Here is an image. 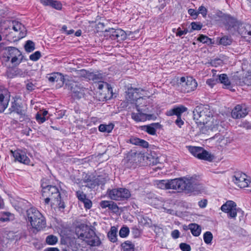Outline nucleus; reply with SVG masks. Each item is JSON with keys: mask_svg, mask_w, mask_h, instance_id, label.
Instances as JSON below:
<instances>
[{"mask_svg": "<svg viewBox=\"0 0 251 251\" xmlns=\"http://www.w3.org/2000/svg\"><path fill=\"white\" fill-rule=\"evenodd\" d=\"M80 201L84 204V207L86 210L90 209L92 206V201L87 198L84 199V200H81Z\"/></svg>", "mask_w": 251, "mask_h": 251, "instance_id": "obj_56", "label": "nucleus"}, {"mask_svg": "<svg viewBox=\"0 0 251 251\" xmlns=\"http://www.w3.org/2000/svg\"><path fill=\"white\" fill-rule=\"evenodd\" d=\"M107 194L111 199L115 201L127 200L131 196L128 189L123 188L108 190Z\"/></svg>", "mask_w": 251, "mask_h": 251, "instance_id": "obj_9", "label": "nucleus"}, {"mask_svg": "<svg viewBox=\"0 0 251 251\" xmlns=\"http://www.w3.org/2000/svg\"><path fill=\"white\" fill-rule=\"evenodd\" d=\"M14 218V215L9 212H1L0 217V221L2 222H8Z\"/></svg>", "mask_w": 251, "mask_h": 251, "instance_id": "obj_36", "label": "nucleus"}, {"mask_svg": "<svg viewBox=\"0 0 251 251\" xmlns=\"http://www.w3.org/2000/svg\"><path fill=\"white\" fill-rule=\"evenodd\" d=\"M179 247L180 249L183 251H190L191 247L190 246L185 243H181L179 245Z\"/></svg>", "mask_w": 251, "mask_h": 251, "instance_id": "obj_64", "label": "nucleus"}, {"mask_svg": "<svg viewBox=\"0 0 251 251\" xmlns=\"http://www.w3.org/2000/svg\"><path fill=\"white\" fill-rule=\"evenodd\" d=\"M233 181L242 188L248 187L249 181L247 179L245 174L236 172L233 176Z\"/></svg>", "mask_w": 251, "mask_h": 251, "instance_id": "obj_16", "label": "nucleus"}, {"mask_svg": "<svg viewBox=\"0 0 251 251\" xmlns=\"http://www.w3.org/2000/svg\"><path fill=\"white\" fill-rule=\"evenodd\" d=\"M41 57L40 51H36L34 53L31 54L29 56L30 60L33 61H36Z\"/></svg>", "mask_w": 251, "mask_h": 251, "instance_id": "obj_53", "label": "nucleus"}, {"mask_svg": "<svg viewBox=\"0 0 251 251\" xmlns=\"http://www.w3.org/2000/svg\"><path fill=\"white\" fill-rule=\"evenodd\" d=\"M26 212L27 220L30 224L39 217L42 218V214L35 208L31 207L26 210Z\"/></svg>", "mask_w": 251, "mask_h": 251, "instance_id": "obj_25", "label": "nucleus"}, {"mask_svg": "<svg viewBox=\"0 0 251 251\" xmlns=\"http://www.w3.org/2000/svg\"><path fill=\"white\" fill-rule=\"evenodd\" d=\"M221 210L227 213L228 217L229 218H235L237 213H241L242 215L244 212L239 208H236V204L232 201H227L221 207Z\"/></svg>", "mask_w": 251, "mask_h": 251, "instance_id": "obj_11", "label": "nucleus"}, {"mask_svg": "<svg viewBox=\"0 0 251 251\" xmlns=\"http://www.w3.org/2000/svg\"><path fill=\"white\" fill-rule=\"evenodd\" d=\"M49 76H47L49 82L51 83L61 82V85H63L65 82V79L64 75L59 72L52 73L48 75Z\"/></svg>", "mask_w": 251, "mask_h": 251, "instance_id": "obj_27", "label": "nucleus"}, {"mask_svg": "<svg viewBox=\"0 0 251 251\" xmlns=\"http://www.w3.org/2000/svg\"><path fill=\"white\" fill-rule=\"evenodd\" d=\"M103 78V75L102 73L100 72H91L89 80L93 81H100L102 80Z\"/></svg>", "mask_w": 251, "mask_h": 251, "instance_id": "obj_40", "label": "nucleus"}, {"mask_svg": "<svg viewBox=\"0 0 251 251\" xmlns=\"http://www.w3.org/2000/svg\"><path fill=\"white\" fill-rule=\"evenodd\" d=\"M90 73L91 72L90 71H87L84 69L75 71V74L78 76L80 77H84L89 80L90 78Z\"/></svg>", "mask_w": 251, "mask_h": 251, "instance_id": "obj_39", "label": "nucleus"}, {"mask_svg": "<svg viewBox=\"0 0 251 251\" xmlns=\"http://www.w3.org/2000/svg\"><path fill=\"white\" fill-rule=\"evenodd\" d=\"M4 50L6 51L2 56V63L8 68L6 72L7 76L12 77L14 75L10 73L9 69L18 66L22 62L24 56L22 52L15 47H6Z\"/></svg>", "mask_w": 251, "mask_h": 251, "instance_id": "obj_1", "label": "nucleus"}, {"mask_svg": "<svg viewBox=\"0 0 251 251\" xmlns=\"http://www.w3.org/2000/svg\"><path fill=\"white\" fill-rule=\"evenodd\" d=\"M206 84L212 88L215 85L218 83L217 77L208 79L206 81Z\"/></svg>", "mask_w": 251, "mask_h": 251, "instance_id": "obj_59", "label": "nucleus"}, {"mask_svg": "<svg viewBox=\"0 0 251 251\" xmlns=\"http://www.w3.org/2000/svg\"><path fill=\"white\" fill-rule=\"evenodd\" d=\"M243 81L246 85L248 86L251 85V72L249 73L248 74L243 78Z\"/></svg>", "mask_w": 251, "mask_h": 251, "instance_id": "obj_62", "label": "nucleus"}, {"mask_svg": "<svg viewBox=\"0 0 251 251\" xmlns=\"http://www.w3.org/2000/svg\"><path fill=\"white\" fill-rule=\"evenodd\" d=\"M8 110L9 113H15L19 115L20 122L26 123L30 122V117L27 114L26 108L25 107L22 103L17 102V100H14L11 102V106Z\"/></svg>", "mask_w": 251, "mask_h": 251, "instance_id": "obj_7", "label": "nucleus"}, {"mask_svg": "<svg viewBox=\"0 0 251 251\" xmlns=\"http://www.w3.org/2000/svg\"><path fill=\"white\" fill-rule=\"evenodd\" d=\"M30 225L32 226L30 229V231L36 234L39 231L43 230V229L45 228L46 226V221L45 217L42 215V218L39 217L38 220H36Z\"/></svg>", "mask_w": 251, "mask_h": 251, "instance_id": "obj_17", "label": "nucleus"}, {"mask_svg": "<svg viewBox=\"0 0 251 251\" xmlns=\"http://www.w3.org/2000/svg\"><path fill=\"white\" fill-rule=\"evenodd\" d=\"M147 100L145 99L139 97V99L137 100V102L135 103L137 110L138 112L145 113L147 115H153L150 113L152 112V108L150 105H147Z\"/></svg>", "mask_w": 251, "mask_h": 251, "instance_id": "obj_15", "label": "nucleus"}, {"mask_svg": "<svg viewBox=\"0 0 251 251\" xmlns=\"http://www.w3.org/2000/svg\"><path fill=\"white\" fill-rule=\"evenodd\" d=\"M82 179V183H87L85 186L88 188V186L89 184L92 183L94 182V179L92 178L91 175L83 173V178Z\"/></svg>", "mask_w": 251, "mask_h": 251, "instance_id": "obj_42", "label": "nucleus"}, {"mask_svg": "<svg viewBox=\"0 0 251 251\" xmlns=\"http://www.w3.org/2000/svg\"><path fill=\"white\" fill-rule=\"evenodd\" d=\"M117 40H124L126 38V33L125 31L121 29H117Z\"/></svg>", "mask_w": 251, "mask_h": 251, "instance_id": "obj_47", "label": "nucleus"}, {"mask_svg": "<svg viewBox=\"0 0 251 251\" xmlns=\"http://www.w3.org/2000/svg\"><path fill=\"white\" fill-rule=\"evenodd\" d=\"M61 242L63 244L67 245L68 246L73 247L75 245V243L73 240H71L70 236H62Z\"/></svg>", "mask_w": 251, "mask_h": 251, "instance_id": "obj_44", "label": "nucleus"}, {"mask_svg": "<svg viewBox=\"0 0 251 251\" xmlns=\"http://www.w3.org/2000/svg\"><path fill=\"white\" fill-rule=\"evenodd\" d=\"M46 242L49 245H54L58 242V238L56 236H47Z\"/></svg>", "mask_w": 251, "mask_h": 251, "instance_id": "obj_49", "label": "nucleus"}, {"mask_svg": "<svg viewBox=\"0 0 251 251\" xmlns=\"http://www.w3.org/2000/svg\"><path fill=\"white\" fill-rule=\"evenodd\" d=\"M25 50L31 52L35 50V43L31 40H27L24 46Z\"/></svg>", "mask_w": 251, "mask_h": 251, "instance_id": "obj_41", "label": "nucleus"}, {"mask_svg": "<svg viewBox=\"0 0 251 251\" xmlns=\"http://www.w3.org/2000/svg\"><path fill=\"white\" fill-rule=\"evenodd\" d=\"M162 126L159 123H153L140 126V129L151 135H156V129H161Z\"/></svg>", "mask_w": 251, "mask_h": 251, "instance_id": "obj_22", "label": "nucleus"}, {"mask_svg": "<svg viewBox=\"0 0 251 251\" xmlns=\"http://www.w3.org/2000/svg\"><path fill=\"white\" fill-rule=\"evenodd\" d=\"M232 43V39L228 36H224L220 38L219 40V44L223 46L229 45Z\"/></svg>", "mask_w": 251, "mask_h": 251, "instance_id": "obj_43", "label": "nucleus"}, {"mask_svg": "<svg viewBox=\"0 0 251 251\" xmlns=\"http://www.w3.org/2000/svg\"><path fill=\"white\" fill-rule=\"evenodd\" d=\"M198 41L204 44H207L208 45L213 44L214 43V41H213L212 39L203 34H200L199 35L198 38Z\"/></svg>", "mask_w": 251, "mask_h": 251, "instance_id": "obj_38", "label": "nucleus"}, {"mask_svg": "<svg viewBox=\"0 0 251 251\" xmlns=\"http://www.w3.org/2000/svg\"><path fill=\"white\" fill-rule=\"evenodd\" d=\"M238 33L247 41L251 42V25L240 23L237 31Z\"/></svg>", "mask_w": 251, "mask_h": 251, "instance_id": "obj_14", "label": "nucleus"}, {"mask_svg": "<svg viewBox=\"0 0 251 251\" xmlns=\"http://www.w3.org/2000/svg\"><path fill=\"white\" fill-rule=\"evenodd\" d=\"M40 3L45 6H50L57 10H61L62 4L60 1L56 0H40Z\"/></svg>", "mask_w": 251, "mask_h": 251, "instance_id": "obj_28", "label": "nucleus"}, {"mask_svg": "<svg viewBox=\"0 0 251 251\" xmlns=\"http://www.w3.org/2000/svg\"><path fill=\"white\" fill-rule=\"evenodd\" d=\"M42 196L45 198V204H49L50 201H52L53 204L56 203L60 210L65 208V203L62 201L60 193L56 186H51L42 190Z\"/></svg>", "mask_w": 251, "mask_h": 251, "instance_id": "obj_2", "label": "nucleus"}, {"mask_svg": "<svg viewBox=\"0 0 251 251\" xmlns=\"http://www.w3.org/2000/svg\"><path fill=\"white\" fill-rule=\"evenodd\" d=\"M217 16L219 18L218 21L223 24L229 32L234 33L237 31L240 23L235 18L222 12H218Z\"/></svg>", "mask_w": 251, "mask_h": 251, "instance_id": "obj_4", "label": "nucleus"}, {"mask_svg": "<svg viewBox=\"0 0 251 251\" xmlns=\"http://www.w3.org/2000/svg\"><path fill=\"white\" fill-rule=\"evenodd\" d=\"M107 181L106 178L103 176H98L97 177L94 179V182L92 183L89 184L88 186L89 188L94 189L96 186L99 185H104Z\"/></svg>", "mask_w": 251, "mask_h": 251, "instance_id": "obj_31", "label": "nucleus"}, {"mask_svg": "<svg viewBox=\"0 0 251 251\" xmlns=\"http://www.w3.org/2000/svg\"><path fill=\"white\" fill-rule=\"evenodd\" d=\"M114 125L112 123H109L108 125L100 124L99 126V130L102 132H105L109 133L114 128Z\"/></svg>", "mask_w": 251, "mask_h": 251, "instance_id": "obj_34", "label": "nucleus"}, {"mask_svg": "<svg viewBox=\"0 0 251 251\" xmlns=\"http://www.w3.org/2000/svg\"><path fill=\"white\" fill-rule=\"evenodd\" d=\"M80 201L84 204V207L86 210L90 209L92 206V201L87 198L84 199V200H81Z\"/></svg>", "mask_w": 251, "mask_h": 251, "instance_id": "obj_54", "label": "nucleus"}, {"mask_svg": "<svg viewBox=\"0 0 251 251\" xmlns=\"http://www.w3.org/2000/svg\"><path fill=\"white\" fill-rule=\"evenodd\" d=\"M131 233L134 235H139L142 233L141 230L136 226H133L131 228Z\"/></svg>", "mask_w": 251, "mask_h": 251, "instance_id": "obj_63", "label": "nucleus"}, {"mask_svg": "<svg viewBox=\"0 0 251 251\" xmlns=\"http://www.w3.org/2000/svg\"><path fill=\"white\" fill-rule=\"evenodd\" d=\"M36 120L39 124H42L45 122L46 120L45 117L42 116L40 112H37L36 115Z\"/></svg>", "mask_w": 251, "mask_h": 251, "instance_id": "obj_60", "label": "nucleus"}, {"mask_svg": "<svg viewBox=\"0 0 251 251\" xmlns=\"http://www.w3.org/2000/svg\"><path fill=\"white\" fill-rule=\"evenodd\" d=\"M12 29L15 31L20 32L18 37L19 39L25 37L26 35V29L25 25L21 23L16 21H13L12 22Z\"/></svg>", "mask_w": 251, "mask_h": 251, "instance_id": "obj_24", "label": "nucleus"}, {"mask_svg": "<svg viewBox=\"0 0 251 251\" xmlns=\"http://www.w3.org/2000/svg\"><path fill=\"white\" fill-rule=\"evenodd\" d=\"M105 32L106 33V35L108 36L111 40H117L116 29L114 28H109L108 30H105Z\"/></svg>", "mask_w": 251, "mask_h": 251, "instance_id": "obj_46", "label": "nucleus"}, {"mask_svg": "<svg viewBox=\"0 0 251 251\" xmlns=\"http://www.w3.org/2000/svg\"><path fill=\"white\" fill-rule=\"evenodd\" d=\"M50 180L47 178H43L41 180V186L42 190H44L45 188H48L49 187L52 186L50 184Z\"/></svg>", "mask_w": 251, "mask_h": 251, "instance_id": "obj_50", "label": "nucleus"}, {"mask_svg": "<svg viewBox=\"0 0 251 251\" xmlns=\"http://www.w3.org/2000/svg\"><path fill=\"white\" fill-rule=\"evenodd\" d=\"M185 185L186 188L184 190L188 192L193 193L194 195L199 194L203 192V188L199 180L194 177H185Z\"/></svg>", "mask_w": 251, "mask_h": 251, "instance_id": "obj_8", "label": "nucleus"}, {"mask_svg": "<svg viewBox=\"0 0 251 251\" xmlns=\"http://www.w3.org/2000/svg\"><path fill=\"white\" fill-rule=\"evenodd\" d=\"M129 229L126 226H123L119 231V235H128Z\"/></svg>", "mask_w": 251, "mask_h": 251, "instance_id": "obj_57", "label": "nucleus"}, {"mask_svg": "<svg viewBox=\"0 0 251 251\" xmlns=\"http://www.w3.org/2000/svg\"><path fill=\"white\" fill-rule=\"evenodd\" d=\"M75 196L79 201H83L87 198L86 195L83 191L79 190L75 192Z\"/></svg>", "mask_w": 251, "mask_h": 251, "instance_id": "obj_58", "label": "nucleus"}, {"mask_svg": "<svg viewBox=\"0 0 251 251\" xmlns=\"http://www.w3.org/2000/svg\"><path fill=\"white\" fill-rule=\"evenodd\" d=\"M65 84L71 91L72 98L75 100H80L89 93L88 89L84 87L79 82L68 80Z\"/></svg>", "mask_w": 251, "mask_h": 251, "instance_id": "obj_5", "label": "nucleus"}, {"mask_svg": "<svg viewBox=\"0 0 251 251\" xmlns=\"http://www.w3.org/2000/svg\"><path fill=\"white\" fill-rule=\"evenodd\" d=\"M10 93L3 86H0V113L7 107L10 100Z\"/></svg>", "mask_w": 251, "mask_h": 251, "instance_id": "obj_12", "label": "nucleus"}, {"mask_svg": "<svg viewBox=\"0 0 251 251\" xmlns=\"http://www.w3.org/2000/svg\"><path fill=\"white\" fill-rule=\"evenodd\" d=\"M185 179L184 178H176L169 180V189H175L184 190L186 188L185 185Z\"/></svg>", "mask_w": 251, "mask_h": 251, "instance_id": "obj_19", "label": "nucleus"}, {"mask_svg": "<svg viewBox=\"0 0 251 251\" xmlns=\"http://www.w3.org/2000/svg\"><path fill=\"white\" fill-rule=\"evenodd\" d=\"M80 201L84 204V207L86 210L90 209L92 206V201L87 198L84 199V200H81Z\"/></svg>", "mask_w": 251, "mask_h": 251, "instance_id": "obj_55", "label": "nucleus"}, {"mask_svg": "<svg viewBox=\"0 0 251 251\" xmlns=\"http://www.w3.org/2000/svg\"><path fill=\"white\" fill-rule=\"evenodd\" d=\"M131 118L136 122H144L151 120H155L157 118L155 115H147L140 112H138V113L132 112L131 114Z\"/></svg>", "mask_w": 251, "mask_h": 251, "instance_id": "obj_20", "label": "nucleus"}, {"mask_svg": "<svg viewBox=\"0 0 251 251\" xmlns=\"http://www.w3.org/2000/svg\"><path fill=\"white\" fill-rule=\"evenodd\" d=\"M178 90L182 93H188L194 91L198 86L196 80L192 76H182L177 80Z\"/></svg>", "mask_w": 251, "mask_h": 251, "instance_id": "obj_6", "label": "nucleus"}, {"mask_svg": "<svg viewBox=\"0 0 251 251\" xmlns=\"http://www.w3.org/2000/svg\"><path fill=\"white\" fill-rule=\"evenodd\" d=\"M84 237V236H81ZM86 242L91 246H99L101 242L99 238V236H85Z\"/></svg>", "mask_w": 251, "mask_h": 251, "instance_id": "obj_32", "label": "nucleus"}, {"mask_svg": "<svg viewBox=\"0 0 251 251\" xmlns=\"http://www.w3.org/2000/svg\"><path fill=\"white\" fill-rule=\"evenodd\" d=\"M248 114L246 107L244 105H237L231 112V116L234 119H239L245 117Z\"/></svg>", "mask_w": 251, "mask_h": 251, "instance_id": "obj_21", "label": "nucleus"}, {"mask_svg": "<svg viewBox=\"0 0 251 251\" xmlns=\"http://www.w3.org/2000/svg\"><path fill=\"white\" fill-rule=\"evenodd\" d=\"M95 230V227L92 226L80 224L76 227L75 232L76 235H97Z\"/></svg>", "mask_w": 251, "mask_h": 251, "instance_id": "obj_13", "label": "nucleus"}, {"mask_svg": "<svg viewBox=\"0 0 251 251\" xmlns=\"http://www.w3.org/2000/svg\"><path fill=\"white\" fill-rule=\"evenodd\" d=\"M187 108L183 105L175 106L167 111L166 115L169 116L176 115L177 117H181V114L187 110Z\"/></svg>", "mask_w": 251, "mask_h": 251, "instance_id": "obj_26", "label": "nucleus"}, {"mask_svg": "<svg viewBox=\"0 0 251 251\" xmlns=\"http://www.w3.org/2000/svg\"><path fill=\"white\" fill-rule=\"evenodd\" d=\"M100 205L103 209L108 208L115 213L119 211L117 204L113 201H102L100 202Z\"/></svg>", "mask_w": 251, "mask_h": 251, "instance_id": "obj_29", "label": "nucleus"}, {"mask_svg": "<svg viewBox=\"0 0 251 251\" xmlns=\"http://www.w3.org/2000/svg\"><path fill=\"white\" fill-rule=\"evenodd\" d=\"M241 78L237 74H235L232 75L231 77V82L234 83L235 84H240L241 82Z\"/></svg>", "mask_w": 251, "mask_h": 251, "instance_id": "obj_61", "label": "nucleus"}, {"mask_svg": "<svg viewBox=\"0 0 251 251\" xmlns=\"http://www.w3.org/2000/svg\"><path fill=\"white\" fill-rule=\"evenodd\" d=\"M105 87L107 90L108 95H106L104 98L106 100H110L111 99L113 95L112 88L111 85L107 82L104 83Z\"/></svg>", "mask_w": 251, "mask_h": 251, "instance_id": "obj_45", "label": "nucleus"}, {"mask_svg": "<svg viewBox=\"0 0 251 251\" xmlns=\"http://www.w3.org/2000/svg\"><path fill=\"white\" fill-rule=\"evenodd\" d=\"M121 246L123 251H134V245L129 241L123 243Z\"/></svg>", "mask_w": 251, "mask_h": 251, "instance_id": "obj_37", "label": "nucleus"}, {"mask_svg": "<svg viewBox=\"0 0 251 251\" xmlns=\"http://www.w3.org/2000/svg\"><path fill=\"white\" fill-rule=\"evenodd\" d=\"M209 107V106L199 105L194 109L193 112V118L198 125H204L212 117V113Z\"/></svg>", "mask_w": 251, "mask_h": 251, "instance_id": "obj_3", "label": "nucleus"}, {"mask_svg": "<svg viewBox=\"0 0 251 251\" xmlns=\"http://www.w3.org/2000/svg\"><path fill=\"white\" fill-rule=\"evenodd\" d=\"M15 160L24 164H28L30 162L29 158L26 155L25 152L21 150L11 151Z\"/></svg>", "mask_w": 251, "mask_h": 251, "instance_id": "obj_23", "label": "nucleus"}, {"mask_svg": "<svg viewBox=\"0 0 251 251\" xmlns=\"http://www.w3.org/2000/svg\"><path fill=\"white\" fill-rule=\"evenodd\" d=\"M157 187L162 189H169V180H161L156 183Z\"/></svg>", "mask_w": 251, "mask_h": 251, "instance_id": "obj_48", "label": "nucleus"}, {"mask_svg": "<svg viewBox=\"0 0 251 251\" xmlns=\"http://www.w3.org/2000/svg\"><path fill=\"white\" fill-rule=\"evenodd\" d=\"M188 148L190 152L199 159L211 161L214 158L213 155L202 147L189 146Z\"/></svg>", "mask_w": 251, "mask_h": 251, "instance_id": "obj_10", "label": "nucleus"}, {"mask_svg": "<svg viewBox=\"0 0 251 251\" xmlns=\"http://www.w3.org/2000/svg\"><path fill=\"white\" fill-rule=\"evenodd\" d=\"M129 143L136 146H139L144 148H148L149 145V143L147 141L143 139L133 136L129 139Z\"/></svg>", "mask_w": 251, "mask_h": 251, "instance_id": "obj_30", "label": "nucleus"}, {"mask_svg": "<svg viewBox=\"0 0 251 251\" xmlns=\"http://www.w3.org/2000/svg\"><path fill=\"white\" fill-rule=\"evenodd\" d=\"M68 231L70 232V230L68 229V228L64 227L62 225H61V227H59V229H57V232L59 235H69L70 233H68Z\"/></svg>", "mask_w": 251, "mask_h": 251, "instance_id": "obj_52", "label": "nucleus"}, {"mask_svg": "<svg viewBox=\"0 0 251 251\" xmlns=\"http://www.w3.org/2000/svg\"><path fill=\"white\" fill-rule=\"evenodd\" d=\"M193 235H200L201 232V227L196 224H191L189 225V228Z\"/></svg>", "mask_w": 251, "mask_h": 251, "instance_id": "obj_35", "label": "nucleus"}, {"mask_svg": "<svg viewBox=\"0 0 251 251\" xmlns=\"http://www.w3.org/2000/svg\"><path fill=\"white\" fill-rule=\"evenodd\" d=\"M140 90H141V91H144L143 89L133 88L132 86L128 87L127 91L126 92V99L130 101V103H133L135 101L137 102V100L139 99V98H137V95H138Z\"/></svg>", "mask_w": 251, "mask_h": 251, "instance_id": "obj_18", "label": "nucleus"}, {"mask_svg": "<svg viewBox=\"0 0 251 251\" xmlns=\"http://www.w3.org/2000/svg\"><path fill=\"white\" fill-rule=\"evenodd\" d=\"M191 30L190 32H192V30H201L202 27V25L201 23L198 22H192L191 24Z\"/></svg>", "mask_w": 251, "mask_h": 251, "instance_id": "obj_51", "label": "nucleus"}, {"mask_svg": "<svg viewBox=\"0 0 251 251\" xmlns=\"http://www.w3.org/2000/svg\"><path fill=\"white\" fill-rule=\"evenodd\" d=\"M218 83L224 84L226 88H228L231 85V81L229 79L226 74H222L217 76Z\"/></svg>", "mask_w": 251, "mask_h": 251, "instance_id": "obj_33", "label": "nucleus"}]
</instances>
